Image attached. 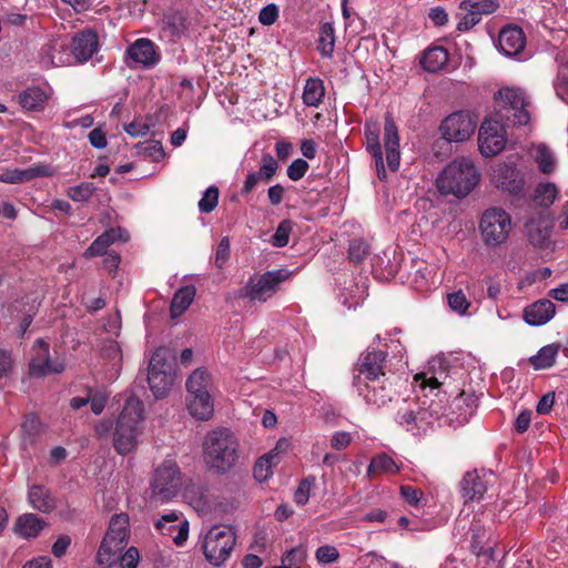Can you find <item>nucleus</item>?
I'll return each instance as SVG.
<instances>
[{
	"instance_id": "64",
	"label": "nucleus",
	"mask_w": 568,
	"mask_h": 568,
	"mask_svg": "<svg viewBox=\"0 0 568 568\" xmlns=\"http://www.w3.org/2000/svg\"><path fill=\"white\" fill-rule=\"evenodd\" d=\"M555 90L558 98L568 102V74L559 72L555 81Z\"/></svg>"
},
{
	"instance_id": "45",
	"label": "nucleus",
	"mask_w": 568,
	"mask_h": 568,
	"mask_svg": "<svg viewBox=\"0 0 568 568\" xmlns=\"http://www.w3.org/2000/svg\"><path fill=\"white\" fill-rule=\"evenodd\" d=\"M293 230V222L291 220H283L280 222L274 234L271 237V243L275 247H284L287 245L290 234Z\"/></svg>"
},
{
	"instance_id": "22",
	"label": "nucleus",
	"mask_w": 568,
	"mask_h": 568,
	"mask_svg": "<svg viewBox=\"0 0 568 568\" xmlns=\"http://www.w3.org/2000/svg\"><path fill=\"white\" fill-rule=\"evenodd\" d=\"M128 55L136 63L151 68L159 63L161 54L156 45L150 39L141 38L135 40L128 48Z\"/></svg>"
},
{
	"instance_id": "6",
	"label": "nucleus",
	"mask_w": 568,
	"mask_h": 568,
	"mask_svg": "<svg viewBox=\"0 0 568 568\" xmlns=\"http://www.w3.org/2000/svg\"><path fill=\"white\" fill-rule=\"evenodd\" d=\"M235 541L236 536L231 526H213L202 542L205 559L213 566H220L230 557Z\"/></svg>"
},
{
	"instance_id": "2",
	"label": "nucleus",
	"mask_w": 568,
	"mask_h": 568,
	"mask_svg": "<svg viewBox=\"0 0 568 568\" xmlns=\"http://www.w3.org/2000/svg\"><path fill=\"white\" fill-rule=\"evenodd\" d=\"M479 178L480 174L473 161L459 158L445 166L436 180V186L443 195L463 199L478 184Z\"/></svg>"
},
{
	"instance_id": "7",
	"label": "nucleus",
	"mask_w": 568,
	"mask_h": 568,
	"mask_svg": "<svg viewBox=\"0 0 568 568\" xmlns=\"http://www.w3.org/2000/svg\"><path fill=\"white\" fill-rule=\"evenodd\" d=\"M511 230L510 215L500 207L487 209L480 219L479 231L488 246H497L506 242Z\"/></svg>"
},
{
	"instance_id": "30",
	"label": "nucleus",
	"mask_w": 568,
	"mask_h": 568,
	"mask_svg": "<svg viewBox=\"0 0 568 568\" xmlns=\"http://www.w3.org/2000/svg\"><path fill=\"white\" fill-rule=\"evenodd\" d=\"M45 526V521L36 514L21 515L16 523V531L23 538H36Z\"/></svg>"
},
{
	"instance_id": "29",
	"label": "nucleus",
	"mask_w": 568,
	"mask_h": 568,
	"mask_svg": "<svg viewBox=\"0 0 568 568\" xmlns=\"http://www.w3.org/2000/svg\"><path fill=\"white\" fill-rule=\"evenodd\" d=\"M189 413L199 420H209L213 416L214 403L211 394L187 395Z\"/></svg>"
},
{
	"instance_id": "27",
	"label": "nucleus",
	"mask_w": 568,
	"mask_h": 568,
	"mask_svg": "<svg viewBox=\"0 0 568 568\" xmlns=\"http://www.w3.org/2000/svg\"><path fill=\"white\" fill-rule=\"evenodd\" d=\"M31 507L40 513L50 514L57 508V499L43 485H32L28 490Z\"/></svg>"
},
{
	"instance_id": "20",
	"label": "nucleus",
	"mask_w": 568,
	"mask_h": 568,
	"mask_svg": "<svg viewBox=\"0 0 568 568\" xmlns=\"http://www.w3.org/2000/svg\"><path fill=\"white\" fill-rule=\"evenodd\" d=\"M384 146L387 166L392 172H396L400 164L399 134L390 113H386L385 115Z\"/></svg>"
},
{
	"instance_id": "54",
	"label": "nucleus",
	"mask_w": 568,
	"mask_h": 568,
	"mask_svg": "<svg viewBox=\"0 0 568 568\" xmlns=\"http://www.w3.org/2000/svg\"><path fill=\"white\" fill-rule=\"evenodd\" d=\"M179 520V515L175 511H170L161 516L154 524L155 529L162 535H170L173 531L175 521Z\"/></svg>"
},
{
	"instance_id": "18",
	"label": "nucleus",
	"mask_w": 568,
	"mask_h": 568,
	"mask_svg": "<svg viewBox=\"0 0 568 568\" xmlns=\"http://www.w3.org/2000/svg\"><path fill=\"white\" fill-rule=\"evenodd\" d=\"M381 125L375 120L365 122L364 136H365V149L375 161V169L377 176L381 181L387 179V172L384 165V158L382 145L379 141Z\"/></svg>"
},
{
	"instance_id": "36",
	"label": "nucleus",
	"mask_w": 568,
	"mask_h": 568,
	"mask_svg": "<svg viewBox=\"0 0 568 568\" xmlns=\"http://www.w3.org/2000/svg\"><path fill=\"white\" fill-rule=\"evenodd\" d=\"M560 349V344H549L541 347L538 353L529 358V363L535 369H546L551 367Z\"/></svg>"
},
{
	"instance_id": "12",
	"label": "nucleus",
	"mask_w": 568,
	"mask_h": 568,
	"mask_svg": "<svg viewBox=\"0 0 568 568\" xmlns=\"http://www.w3.org/2000/svg\"><path fill=\"white\" fill-rule=\"evenodd\" d=\"M63 361L51 359L50 346L42 338L36 339L32 346V356L29 362V375L32 377H44L50 374H60L64 371Z\"/></svg>"
},
{
	"instance_id": "50",
	"label": "nucleus",
	"mask_w": 568,
	"mask_h": 568,
	"mask_svg": "<svg viewBox=\"0 0 568 568\" xmlns=\"http://www.w3.org/2000/svg\"><path fill=\"white\" fill-rule=\"evenodd\" d=\"M277 169L278 164L276 160L273 158V155L270 153H265L262 156L261 166L257 173L260 174L262 180L268 182L273 179Z\"/></svg>"
},
{
	"instance_id": "35",
	"label": "nucleus",
	"mask_w": 568,
	"mask_h": 568,
	"mask_svg": "<svg viewBox=\"0 0 568 568\" xmlns=\"http://www.w3.org/2000/svg\"><path fill=\"white\" fill-rule=\"evenodd\" d=\"M335 29L331 22H322L318 27L317 50L323 58H332L335 49Z\"/></svg>"
},
{
	"instance_id": "61",
	"label": "nucleus",
	"mask_w": 568,
	"mask_h": 568,
	"mask_svg": "<svg viewBox=\"0 0 568 568\" xmlns=\"http://www.w3.org/2000/svg\"><path fill=\"white\" fill-rule=\"evenodd\" d=\"M139 560L140 555L135 547H130L124 554H120L118 559L121 568H136Z\"/></svg>"
},
{
	"instance_id": "31",
	"label": "nucleus",
	"mask_w": 568,
	"mask_h": 568,
	"mask_svg": "<svg viewBox=\"0 0 568 568\" xmlns=\"http://www.w3.org/2000/svg\"><path fill=\"white\" fill-rule=\"evenodd\" d=\"M397 463L386 453L374 456L367 467V477L373 478L379 475H395L399 471Z\"/></svg>"
},
{
	"instance_id": "32",
	"label": "nucleus",
	"mask_w": 568,
	"mask_h": 568,
	"mask_svg": "<svg viewBox=\"0 0 568 568\" xmlns=\"http://www.w3.org/2000/svg\"><path fill=\"white\" fill-rule=\"evenodd\" d=\"M196 288L194 285H185L179 288L170 305V314L172 318L181 316L192 304Z\"/></svg>"
},
{
	"instance_id": "33",
	"label": "nucleus",
	"mask_w": 568,
	"mask_h": 568,
	"mask_svg": "<svg viewBox=\"0 0 568 568\" xmlns=\"http://www.w3.org/2000/svg\"><path fill=\"white\" fill-rule=\"evenodd\" d=\"M325 97V87L320 78H308L304 85L303 103L307 106L317 108Z\"/></svg>"
},
{
	"instance_id": "8",
	"label": "nucleus",
	"mask_w": 568,
	"mask_h": 568,
	"mask_svg": "<svg viewBox=\"0 0 568 568\" xmlns=\"http://www.w3.org/2000/svg\"><path fill=\"white\" fill-rule=\"evenodd\" d=\"M495 100L498 102L500 110L511 112L507 115V122L513 126L527 125L530 121V113L528 101L525 92L518 88H501L495 94Z\"/></svg>"
},
{
	"instance_id": "34",
	"label": "nucleus",
	"mask_w": 568,
	"mask_h": 568,
	"mask_svg": "<svg viewBox=\"0 0 568 568\" xmlns=\"http://www.w3.org/2000/svg\"><path fill=\"white\" fill-rule=\"evenodd\" d=\"M212 379L204 368H196L186 381L187 395L211 394Z\"/></svg>"
},
{
	"instance_id": "43",
	"label": "nucleus",
	"mask_w": 568,
	"mask_h": 568,
	"mask_svg": "<svg viewBox=\"0 0 568 568\" xmlns=\"http://www.w3.org/2000/svg\"><path fill=\"white\" fill-rule=\"evenodd\" d=\"M165 29H168L172 37H181L187 29L186 18L181 12H173L166 14L164 18Z\"/></svg>"
},
{
	"instance_id": "41",
	"label": "nucleus",
	"mask_w": 568,
	"mask_h": 568,
	"mask_svg": "<svg viewBox=\"0 0 568 568\" xmlns=\"http://www.w3.org/2000/svg\"><path fill=\"white\" fill-rule=\"evenodd\" d=\"M535 161L538 169L544 174H550L555 170V159L551 150L545 144H539L536 148Z\"/></svg>"
},
{
	"instance_id": "57",
	"label": "nucleus",
	"mask_w": 568,
	"mask_h": 568,
	"mask_svg": "<svg viewBox=\"0 0 568 568\" xmlns=\"http://www.w3.org/2000/svg\"><path fill=\"white\" fill-rule=\"evenodd\" d=\"M315 557L321 564H333L338 560L339 552L334 546L325 545L316 549Z\"/></svg>"
},
{
	"instance_id": "9",
	"label": "nucleus",
	"mask_w": 568,
	"mask_h": 568,
	"mask_svg": "<svg viewBox=\"0 0 568 568\" xmlns=\"http://www.w3.org/2000/svg\"><path fill=\"white\" fill-rule=\"evenodd\" d=\"M291 276V272L285 268L267 271L257 280L250 278L242 290L241 296L251 301L266 302L277 291L281 283Z\"/></svg>"
},
{
	"instance_id": "37",
	"label": "nucleus",
	"mask_w": 568,
	"mask_h": 568,
	"mask_svg": "<svg viewBox=\"0 0 568 568\" xmlns=\"http://www.w3.org/2000/svg\"><path fill=\"white\" fill-rule=\"evenodd\" d=\"M558 189L555 183H539L535 189L534 201L541 207H549L556 200Z\"/></svg>"
},
{
	"instance_id": "28",
	"label": "nucleus",
	"mask_w": 568,
	"mask_h": 568,
	"mask_svg": "<svg viewBox=\"0 0 568 568\" xmlns=\"http://www.w3.org/2000/svg\"><path fill=\"white\" fill-rule=\"evenodd\" d=\"M449 60V53L442 45H433L427 48L419 59L420 67L429 73H436L443 70Z\"/></svg>"
},
{
	"instance_id": "4",
	"label": "nucleus",
	"mask_w": 568,
	"mask_h": 568,
	"mask_svg": "<svg viewBox=\"0 0 568 568\" xmlns=\"http://www.w3.org/2000/svg\"><path fill=\"white\" fill-rule=\"evenodd\" d=\"M175 379V354L165 346L159 347L149 362L148 383L156 399L165 398Z\"/></svg>"
},
{
	"instance_id": "39",
	"label": "nucleus",
	"mask_w": 568,
	"mask_h": 568,
	"mask_svg": "<svg viewBox=\"0 0 568 568\" xmlns=\"http://www.w3.org/2000/svg\"><path fill=\"white\" fill-rule=\"evenodd\" d=\"M136 153L144 158H150L152 161H160L164 158V149L162 143L156 140H148L143 142H139L135 145Z\"/></svg>"
},
{
	"instance_id": "60",
	"label": "nucleus",
	"mask_w": 568,
	"mask_h": 568,
	"mask_svg": "<svg viewBox=\"0 0 568 568\" xmlns=\"http://www.w3.org/2000/svg\"><path fill=\"white\" fill-rule=\"evenodd\" d=\"M464 10L466 11V14H464L457 23V30L460 32L470 30L481 21V18L477 12H474L470 8Z\"/></svg>"
},
{
	"instance_id": "5",
	"label": "nucleus",
	"mask_w": 568,
	"mask_h": 568,
	"mask_svg": "<svg viewBox=\"0 0 568 568\" xmlns=\"http://www.w3.org/2000/svg\"><path fill=\"white\" fill-rule=\"evenodd\" d=\"M439 417V412L434 408V403L427 398L404 399L396 413L397 424L413 435H420L432 424L434 418Z\"/></svg>"
},
{
	"instance_id": "63",
	"label": "nucleus",
	"mask_w": 568,
	"mask_h": 568,
	"mask_svg": "<svg viewBox=\"0 0 568 568\" xmlns=\"http://www.w3.org/2000/svg\"><path fill=\"white\" fill-rule=\"evenodd\" d=\"M412 267L414 270L409 272V276L415 283H418L419 280H426V277L430 274L427 263L424 260H413Z\"/></svg>"
},
{
	"instance_id": "52",
	"label": "nucleus",
	"mask_w": 568,
	"mask_h": 568,
	"mask_svg": "<svg viewBox=\"0 0 568 568\" xmlns=\"http://www.w3.org/2000/svg\"><path fill=\"white\" fill-rule=\"evenodd\" d=\"M306 559V549L303 546L294 547L286 551L283 556V562H287L286 567L301 568Z\"/></svg>"
},
{
	"instance_id": "42",
	"label": "nucleus",
	"mask_w": 568,
	"mask_h": 568,
	"mask_svg": "<svg viewBox=\"0 0 568 568\" xmlns=\"http://www.w3.org/2000/svg\"><path fill=\"white\" fill-rule=\"evenodd\" d=\"M459 8H470L481 18L483 14H491L496 12L499 8V2L498 0H463Z\"/></svg>"
},
{
	"instance_id": "46",
	"label": "nucleus",
	"mask_w": 568,
	"mask_h": 568,
	"mask_svg": "<svg viewBox=\"0 0 568 568\" xmlns=\"http://www.w3.org/2000/svg\"><path fill=\"white\" fill-rule=\"evenodd\" d=\"M97 191V187L91 182H82L79 185L69 187L68 196L74 202L88 201Z\"/></svg>"
},
{
	"instance_id": "10",
	"label": "nucleus",
	"mask_w": 568,
	"mask_h": 568,
	"mask_svg": "<svg viewBox=\"0 0 568 568\" xmlns=\"http://www.w3.org/2000/svg\"><path fill=\"white\" fill-rule=\"evenodd\" d=\"M129 518L125 514H115L111 517L108 530L101 541L97 554V562L104 567H112L113 558L110 556V545L126 546L129 539Z\"/></svg>"
},
{
	"instance_id": "23",
	"label": "nucleus",
	"mask_w": 568,
	"mask_h": 568,
	"mask_svg": "<svg viewBox=\"0 0 568 568\" xmlns=\"http://www.w3.org/2000/svg\"><path fill=\"white\" fill-rule=\"evenodd\" d=\"M498 43L505 55L514 57L525 49L526 37L520 27L508 26L500 30Z\"/></svg>"
},
{
	"instance_id": "13",
	"label": "nucleus",
	"mask_w": 568,
	"mask_h": 568,
	"mask_svg": "<svg viewBox=\"0 0 568 568\" xmlns=\"http://www.w3.org/2000/svg\"><path fill=\"white\" fill-rule=\"evenodd\" d=\"M477 122L469 112L458 111L448 115L439 129L445 140L463 142L474 134Z\"/></svg>"
},
{
	"instance_id": "55",
	"label": "nucleus",
	"mask_w": 568,
	"mask_h": 568,
	"mask_svg": "<svg viewBox=\"0 0 568 568\" xmlns=\"http://www.w3.org/2000/svg\"><path fill=\"white\" fill-rule=\"evenodd\" d=\"M230 240L225 236L220 241L215 252L214 264L217 268L222 270L225 266L230 258Z\"/></svg>"
},
{
	"instance_id": "44",
	"label": "nucleus",
	"mask_w": 568,
	"mask_h": 568,
	"mask_svg": "<svg viewBox=\"0 0 568 568\" xmlns=\"http://www.w3.org/2000/svg\"><path fill=\"white\" fill-rule=\"evenodd\" d=\"M101 356L106 359L113 368H118L122 362V352L118 342L113 339L105 341L101 349Z\"/></svg>"
},
{
	"instance_id": "24",
	"label": "nucleus",
	"mask_w": 568,
	"mask_h": 568,
	"mask_svg": "<svg viewBox=\"0 0 568 568\" xmlns=\"http://www.w3.org/2000/svg\"><path fill=\"white\" fill-rule=\"evenodd\" d=\"M49 100L47 91L40 87H28L19 92L17 102L24 112H42L44 111Z\"/></svg>"
},
{
	"instance_id": "56",
	"label": "nucleus",
	"mask_w": 568,
	"mask_h": 568,
	"mask_svg": "<svg viewBox=\"0 0 568 568\" xmlns=\"http://www.w3.org/2000/svg\"><path fill=\"white\" fill-rule=\"evenodd\" d=\"M414 381L422 390H425L427 387L430 390L438 389L443 385V382L437 376L434 374L428 376L427 373H417L414 376Z\"/></svg>"
},
{
	"instance_id": "59",
	"label": "nucleus",
	"mask_w": 568,
	"mask_h": 568,
	"mask_svg": "<svg viewBox=\"0 0 568 568\" xmlns=\"http://www.w3.org/2000/svg\"><path fill=\"white\" fill-rule=\"evenodd\" d=\"M448 304L453 311L459 314L466 313L470 305L462 291L449 294Z\"/></svg>"
},
{
	"instance_id": "53",
	"label": "nucleus",
	"mask_w": 568,
	"mask_h": 568,
	"mask_svg": "<svg viewBox=\"0 0 568 568\" xmlns=\"http://www.w3.org/2000/svg\"><path fill=\"white\" fill-rule=\"evenodd\" d=\"M400 497L412 507H417L424 493L422 489L410 485H402L399 487Z\"/></svg>"
},
{
	"instance_id": "58",
	"label": "nucleus",
	"mask_w": 568,
	"mask_h": 568,
	"mask_svg": "<svg viewBox=\"0 0 568 568\" xmlns=\"http://www.w3.org/2000/svg\"><path fill=\"white\" fill-rule=\"evenodd\" d=\"M310 165L303 159L294 160L287 168V176L292 181H300L307 172Z\"/></svg>"
},
{
	"instance_id": "17",
	"label": "nucleus",
	"mask_w": 568,
	"mask_h": 568,
	"mask_svg": "<svg viewBox=\"0 0 568 568\" xmlns=\"http://www.w3.org/2000/svg\"><path fill=\"white\" fill-rule=\"evenodd\" d=\"M387 359V353L381 349L367 348L364 352L356 364V371L363 378V383L375 379L385 378V365Z\"/></svg>"
},
{
	"instance_id": "38",
	"label": "nucleus",
	"mask_w": 568,
	"mask_h": 568,
	"mask_svg": "<svg viewBox=\"0 0 568 568\" xmlns=\"http://www.w3.org/2000/svg\"><path fill=\"white\" fill-rule=\"evenodd\" d=\"M38 175H40L38 168L6 170L0 174V181L9 184H19L30 181Z\"/></svg>"
},
{
	"instance_id": "26",
	"label": "nucleus",
	"mask_w": 568,
	"mask_h": 568,
	"mask_svg": "<svg viewBox=\"0 0 568 568\" xmlns=\"http://www.w3.org/2000/svg\"><path fill=\"white\" fill-rule=\"evenodd\" d=\"M460 491L465 504L479 501L487 491V485L476 470L468 471L460 481Z\"/></svg>"
},
{
	"instance_id": "1",
	"label": "nucleus",
	"mask_w": 568,
	"mask_h": 568,
	"mask_svg": "<svg viewBox=\"0 0 568 568\" xmlns=\"http://www.w3.org/2000/svg\"><path fill=\"white\" fill-rule=\"evenodd\" d=\"M242 457L241 444L229 428L220 427L206 434L203 442V460L210 471L225 475L239 466Z\"/></svg>"
},
{
	"instance_id": "47",
	"label": "nucleus",
	"mask_w": 568,
	"mask_h": 568,
	"mask_svg": "<svg viewBox=\"0 0 568 568\" xmlns=\"http://www.w3.org/2000/svg\"><path fill=\"white\" fill-rule=\"evenodd\" d=\"M219 196V189L215 185L209 186L199 201V210L202 213H211L217 206Z\"/></svg>"
},
{
	"instance_id": "25",
	"label": "nucleus",
	"mask_w": 568,
	"mask_h": 568,
	"mask_svg": "<svg viewBox=\"0 0 568 568\" xmlns=\"http://www.w3.org/2000/svg\"><path fill=\"white\" fill-rule=\"evenodd\" d=\"M556 313L555 304L549 300H539L527 306L524 318L527 324L540 326L549 322Z\"/></svg>"
},
{
	"instance_id": "16",
	"label": "nucleus",
	"mask_w": 568,
	"mask_h": 568,
	"mask_svg": "<svg viewBox=\"0 0 568 568\" xmlns=\"http://www.w3.org/2000/svg\"><path fill=\"white\" fill-rule=\"evenodd\" d=\"M491 181L496 187L520 197L525 193V180L515 163H499L493 169Z\"/></svg>"
},
{
	"instance_id": "40",
	"label": "nucleus",
	"mask_w": 568,
	"mask_h": 568,
	"mask_svg": "<svg viewBox=\"0 0 568 568\" xmlns=\"http://www.w3.org/2000/svg\"><path fill=\"white\" fill-rule=\"evenodd\" d=\"M470 550L476 556L486 554L485 544L487 540L486 529L479 523H473L470 527Z\"/></svg>"
},
{
	"instance_id": "48",
	"label": "nucleus",
	"mask_w": 568,
	"mask_h": 568,
	"mask_svg": "<svg viewBox=\"0 0 568 568\" xmlns=\"http://www.w3.org/2000/svg\"><path fill=\"white\" fill-rule=\"evenodd\" d=\"M315 480L316 479L314 476H308L306 478H303L300 481V484L294 493V501L298 506H304L307 504V501L310 499L311 488L314 486Z\"/></svg>"
},
{
	"instance_id": "49",
	"label": "nucleus",
	"mask_w": 568,
	"mask_h": 568,
	"mask_svg": "<svg viewBox=\"0 0 568 568\" xmlns=\"http://www.w3.org/2000/svg\"><path fill=\"white\" fill-rule=\"evenodd\" d=\"M369 253V246L362 240H354L349 244L348 258L349 261L359 264L362 263Z\"/></svg>"
},
{
	"instance_id": "62",
	"label": "nucleus",
	"mask_w": 568,
	"mask_h": 568,
	"mask_svg": "<svg viewBox=\"0 0 568 568\" xmlns=\"http://www.w3.org/2000/svg\"><path fill=\"white\" fill-rule=\"evenodd\" d=\"M278 18V8L274 3H270L262 8L258 14V21L263 26H272Z\"/></svg>"
},
{
	"instance_id": "21",
	"label": "nucleus",
	"mask_w": 568,
	"mask_h": 568,
	"mask_svg": "<svg viewBox=\"0 0 568 568\" xmlns=\"http://www.w3.org/2000/svg\"><path fill=\"white\" fill-rule=\"evenodd\" d=\"M99 48V38L95 31L85 29L77 32L70 44L71 53L78 62L88 61Z\"/></svg>"
},
{
	"instance_id": "3",
	"label": "nucleus",
	"mask_w": 568,
	"mask_h": 568,
	"mask_svg": "<svg viewBox=\"0 0 568 568\" xmlns=\"http://www.w3.org/2000/svg\"><path fill=\"white\" fill-rule=\"evenodd\" d=\"M142 423L143 403L136 396L131 395L125 400L113 434V447L118 454L126 455L136 447V438L142 432Z\"/></svg>"
},
{
	"instance_id": "15",
	"label": "nucleus",
	"mask_w": 568,
	"mask_h": 568,
	"mask_svg": "<svg viewBox=\"0 0 568 568\" xmlns=\"http://www.w3.org/2000/svg\"><path fill=\"white\" fill-rule=\"evenodd\" d=\"M506 144L505 129L498 120L486 119L478 132V146L484 156H495Z\"/></svg>"
},
{
	"instance_id": "14",
	"label": "nucleus",
	"mask_w": 568,
	"mask_h": 568,
	"mask_svg": "<svg viewBox=\"0 0 568 568\" xmlns=\"http://www.w3.org/2000/svg\"><path fill=\"white\" fill-rule=\"evenodd\" d=\"M353 384L365 402L376 407L385 406L396 394L392 382L387 377L363 383L361 376H355Z\"/></svg>"
},
{
	"instance_id": "51",
	"label": "nucleus",
	"mask_w": 568,
	"mask_h": 568,
	"mask_svg": "<svg viewBox=\"0 0 568 568\" xmlns=\"http://www.w3.org/2000/svg\"><path fill=\"white\" fill-rule=\"evenodd\" d=\"M22 432L24 434L23 443L29 442L30 444L34 443V437L39 434L40 430V420L36 415H30L26 418V420L21 425Z\"/></svg>"
},
{
	"instance_id": "11",
	"label": "nucleus",
	"mask_w": 568,
	"mask_h": 568,
	"mask_svg": "<svg viewBox=\"0 0 568 568\" xmlns=\"http://www.w3.org/2000/svg\"><path fill=\"white\" fill-rule=\"evenodd\" d=\"M181 485V473L178 464L165 460L158 467L152 483V491L155 497L166 501L176 496Z\"/></svg>"
},
{
	"instance_id": "19",
	"label": "nucleus",
	"mask_w": 568,
	"mask_h": 568,
	"mask_svg": "<svg viewBox=\"0 0 568 568\" xmlns=\"http://www.w3.org/2000/svg\"><path fill=\"white\" fill-rule=\"evenodd\" d=\"M529 242L541 250L550 246V233L552 222L548 213L540 211L537 215L529 217L525 224Z\"/></svg>"
}]
</instances>
